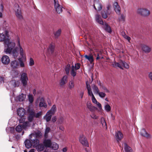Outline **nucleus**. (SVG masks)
<instances>
[{"label":"nucleus","mask_w":152,"mask_h":152,"mask_svg":"<svg viewBox=\"0 0 152 152\" xmlns=\"http://www.w3.org/2000/svg\"><path fill=\"white\" fill-rule=\"evenodd\" d=\"M30 139L31 140V144L33 148H35L39 143V140L36 138H35L34 139L32 140L31 139V137H30Z\"/></svg>","instance_id":"obj_15"},{"label":"nucleus","mask_w":152,"mask_h":152,"mask_svg":"<svg viewBox=\"0 0 152 152\" xmlns=\"http://www.w3.org/2000/svg\"><path fill=\"white\" fill-rule=\"evenodd\" d=\"M142 49L145 53H149L151 51V48L145 45L142 46Z\"/></svg>","instance_id":"obj_17"},{"label":"nucleus","mask_w":152,"mask_h":152,"mask_svg":"<svg viewBox=\"0 0 152 152\" xmlns=\"http://www.w3.org/2000/svg\"><path fill=\"white\" fill-rule=\"evenodd\" d=\"M23 127L21 125H19L17 126L15 128L16 131L18 132H20L22 130Z\"/></svg>","instance_id":"obj_40"},{"label":"nucleus","mask_w":152,"mask_h":152,"mask_svg":"<svg viewBox=\"0 0 152 152\" xmlns=\"http://www.w3.org/2000/svg\"><path fill=\"white\" fill-rule=\"evenodd\" d=\"M53 115L47 112L46 115L44 116L43 118L47 122H48L51 120L52 115Z\"/></svg>","instance_id":"obj_16"},{"label":"nucleus","mask_w":152,"mask_h":152,"mask_svg":"<svg viewBox=\"0 0 152 152\" xmlns=\"http://www.w3.org/2000/svg\"><path fill=\"white\" fill-rule=\"evenodd\" d=\"M102 125L104 127H107V124L104 119L103 118H102L101 119L100 121Z\"/></svg>","instance_id":"obj_42"},{"label":"nucleus","mask_w":152,"mask_h":152,"mask_svg":"<svg viewBox=\"0 0 152 152\" xmlns=\"http://www.w3.org/2000/svg\"><path fill=\"white\" fill-rule=\"evenodd\" d=\"M111 6L110 5H108L107 6V10L106 11L107 12H110V13H111V11L110 10V9L111 8Z\"/></svg>","instance_id":"obj_59"},{"label":"nucleus","mask_w":152,"mask_h":152,"mask_svg":"<svg viewBox=\"0 0 152 152\" xmlns=\"http://www.w3.org/2000/svg\"><path fill=\"white\" fill-rule=\"evenodd\" d=\"M44 145L42 143H39L36 147L38 151H42L43 150L44 148Z\"/></svg>","instance_id":"obj_29"},{"label":"nucleus","mask_w":152,"mask_h":152,"mask_svg":"<svg viewBox=\"0 0 152 152\" xmlns=\"http://www.w3.org/2000/svg\"><path fill=\"white\" fill-rule=\"evenodd\" d=\"M140 134L142 136L148 138L150 137V135L146 132L145 129H144L141 130Z\"/></svg>","instance_id":"obj_21"},{"label":"nucleus","mask_w":152,"mask_h":152,"mask_svg":"<svg viewBox=\"0 0 152 152\" xmlns=\"http://www.w3.org/2000/svg\"><path fill=\"white\" fill-rule=\"evenodd\" d=\"M28 80L27 74L26 73H22L20 80L23 86H25L27 85Z\"/></svg>","instance_id":"obj_5"},{"label":"nucleus","mask_w":152,"mask_h":152,"mask_svg":"<svg viewBox=\"0 0 152 152\" xmlns=\"http://www.w3.org/2000/svg\"><path fill=\"white\" fill-rule=\"evenodd\" d=\"M120 63L121 64L122 66L124 67L125 68L128 69L129 68V66L128 64L124 61L122 60L120 61Z\"/></svg>","instance_id":"obj_32"},{"label":"nucleus","mask_w":152,"mask_h":152,"mask_svg":"<svg viewBox=\"0 0 152 152\" xmlns=\"http://www.w3.org/2000/svg\"><path fill=\"white\" fill-rule=\"evenodd\" d=\"M91 116L94 119H97L99 118L98 116H96L94 114H92Z\"/></svg>","instance_id":"obj_60"},{"label":"nucleus","mask_w":152,"mask_h":152,"mask_svg":"<svg viewBox=\"0 0 152 152\" xmlns=\"http://www.w3.org/2000/svg\"><path fill=\"white\" fill-rule=\"evenodd\" d=\"M124 37L127 40H128L129 41V40H130V39H131V38H130L127 36V35H125L124 36Z\"/></svg>","instance_id":"obj_63"},{"label":"nucleus","mask_w":152,"mask_h":152,"mask_svg":"<svg viewBox=\"0 0 152 152\" xmlns=\"http://www.w3.org/2000/svg\"><path fill=\"white\" fill-rule=\"evenodd\" d=\"M149 78L152 81V72H150L148 75Z\"/></svg>","instance_id":"obj_64"},{"label":"nucleus","mask_w":152,"mask_h":152,"mask_svg":"<svg viewBox=\"0 0 152 152\" xmlns=\"http://www.w3.org/2000/svg\"><path fill=\"white\" fill-rule=\"evenodd\" d=\"M124 148L125 151L126 152H132V150L131 147L129 146L127 144L124 143Z\"/></svg>","instance_id":"obj_28"},{"label":"nucleus","mask_w":152,"mask_h":152,"mask_svg":"<svg viewBox=\"0 0 152 152\" xmlns=\"http://www.w3.org/2000/svg\"><path fill=\"white\" fill-rule=\"evenodd\" d=\"M25 145L26 147L27 148H29L32 146L30 140H26L25 141Z\"/></svg>","instance_id":"obj_23"},{"label":"nucleus","mask_w":152,"mask_h":152,"mask_svg":"<svg viewBox=\"0 0 152 152\" xmlns=\"http://www.w3.org/2000/svg\"><path fill=\"white\" fill-rule=\"evenodd\" d=\"M54 7L56 8L57 7H58L60 5L58 4V0H54Z\"/></svg>","instance_id":"obj_55"},{"label":"nucleus","mask_w":152,"mask_h":152,"mask_svg":"<svg viewBox=\"0 0 152 152\" xmlns=\"http://www.w3.org/2000/svg\"><path fill=\"white\" fill-rule=\"evenodd\" d=\"M93 91L94 94H97L99 92L98 88L95 85H94L92 87Z\"/></svg>","instance_id":"obj_33"},{"label":"nucleus","mask_w":152,"mask_h":152,"mask_svg":"<svg viewBox=\"0 0 152 152\" xmlns=\"http://www.w3.org/2000/svg\"><path fill=\"white\" fill-rule=\"evenodd\" d=\"M28 99L29 102L31 103H32L34 101V99L32 95L29 94L28 95Z\"/></svg>","instance_id":"obj_47"},{"label":"nucleus","mask_w":152,"mask_h":152,"mask_svg":"<svg viewBox=\"0 0 152 152\" xmlns=\"http://www.w3.org/2000/svg\"><path fill=\"white\" fill-rule=\"evenodd\" d=\"M18 60L19 61V63L20 66L21 67H25V64L22 61L21 58H19L18 59Z\"/></svg>","instance_id":"obj_46"},{"label":"nucleus","mask_w":152,"mask_h":152,"mask_svg":"<svg viewBox=\"0 0 152 152\" xmlns=\"http://www.w3.org/2000/svg\"><path fill=\"white\" fill-rule=\"evenodd\" d=\"M10 66L12 70H15L19 66V62L16 60L12 61L10 63Z\"/></svg>","instance_id":"obj_9"},{"label":"nucleus","mask_w":152,"mask_h":152,"mask_svg":"<svg viewBox=\"0 0 152 152\" xmlns=\"http://www.w3.org/2000/svg\"><path fill=\"white\" fill-rule=\"evenodd\" d=\"M34 62L33 59L31 57L29 59V65L30 66H32L34 65Z\"/></svg>","instance_id":"obj_44"},{"label":"nucleus","mask_w":152,"mask_h":152,"mask_svg":"<svg viewBox=\"0 0 152 152\" xmlns=\"http://www.w3.org/2000/svg\"><path fill=\"white\" fill-rule=\"evenodd\" d=\"M125 16L123 15H121L120 17L118 19L120 21H124L125 20Z\"/></svg>","instance_id":"obj_49"},{"label":"nucleus","mask_w":152,"mask_h":152,"mask_svg":"<svg viewBox=\"0 0 152 152\" xmlns=\"http://www.w3.org/2000/svg\"><path fill=\"white\" fill-rule=\"evenodd\" d=\"M104 27L105 30L107 32L111 33L112 31L110 27L107 23H105L104 24Z\"/></svg>","instance_id":"obj_22"},{"label":"nucleus","mask_w":152,"mask_h":152,"mask_svg":"<svg viewBox=\"0 0 152 152\" xmlns=\"http://www.w3.org/2000/svg\"><path fill=\"white\" fill-rule=\"evenodd\" d=\"M68 77L67 75L64 76L61 79L59 82V85L61 87H63L68 81Z\"/></svg>","instance_id":"obj_10"},{"label":"nucleus","mask_w":152,"mask_h":152,"mask_svg":"<svg viewBox=\"0 0 152 152\" xmlns=\"http://www.w3.org/2000/svg\"><path fill=\"white\" fill-rule=\"evenodd\" d=\"M74 87V82L71 81L70 82L69 85V88L70 89L73 88Z\"/></svg>","instance_id":"obj_45"},{"label":"nucleus","mask_w":152,"mask_h":152,"mask_svg":"<svg viewBox=\"0 0 152 152\" xmlns=\"http://www.w3.org/2000/svg\"><path fill=\"white\" fill-rule=\"evenodd\" d=\"M5 44V52L7 54L10 53L15 45V43L14 42H9H9Z\"/></svg>","instance_id":"obj_1"},{"label":"nucleus","mask_w":152,"mask_h":152,"mask_svg":"<svg viewBox=\"0 0 152 152\" xmlns=\"http://www.w3.org/2000/svg\"><path fill=\"white\" fill-rule=\"evenodd\" d=\"M113 8L117 14L118 15H120V14L121 8L118 5L117 2H115L114 3Z\"/></svg>","instance_id":"obj_14"},{"label":"nucleus","mask_w":152,"mask_h":152,"mask_svg":"<svg viewBox=\"0 0 152 152\" xmlns=\"http://www.w3.org/2000/svg\"><path fill=\"white\" fill-rule=\"evenodd\" d=\"M41 115L42 112H40L37 113H35L34 117H36V118H39Z\"/></svg>","instance_id":"obj_57"},{"label":"nucleus","mask_w":152,"mask_h":152,"mask_svg":"<svg viewBox=\"0 0 152 152\" xmlns=\"http://www.w3.org/2000/svg\"><path fill=\"white\" fill-rule=\"evenodd\" d=\"M88 95L90 96H92V94H93L92 93V91H91V89L90 88V85H89V88H88Z\"/></svg>","instance_id":"obj_54"},{"label":"nucleus","mask_w":152,"mask_h":152,"mask_svg":"<svg viewBox=\"0 0 152 152\" xmlns=\"http://www.w3.org/2000/svg\"><path fill=\"white\" fill-rule=\"evenodd\" d=\"M25 109L23 108H19L17 110V113L18 115L20 118H22L24 116L25 114Z\"/></svg>","instance_id":"obj_12"},{"label":"nucleus","mask_w":152,"mask_h":152,"mask_svg":"<svg viewBox=\"0 0 152 152\" xmlns=\"http://www.w3.org/2000/svg\"><path fill=\"white\" fill-rule=\"evenodd\" d=\"M17 9L15 10V15L19 19H23V16L22 15L21 9L19 6L18 5Z\"/></svg>","instance_id":"obj_7"},{"label":"nucleus","mask_w":152,"mask_h":152,"mask_svg":"<svg viewBox=\"0 0 152 152\" xmlns=\"http://www.w3.org/2000/svg\"><path fill=\"white\" fill-rule=\"evenodd\" d=\"M59 148L58 145L57 143L54 142L52 146V148L54 150H56L58 149Z\"/></svg>","instance_id":"obj_41"},{"label":"nucleus","mask_w":152,"mask_h":152,"mask_svg":"<svg viewBox=\"0 0 152 152\" xmlns=\"http://www.w3.org/2000/svg\"><path fill=\"white\" fill-rule=\"evenodd\" d=\"M57 118L56 116H53L52 117V121L53 122H54L56 121Z\"/></svg>","instance_id":"obj_62"},{"label":"nucleus","mask_w":152,"mask_h":152,"mask_svg":"<svg viewBox=\"0 0 152 152\" xmlns=\"http://www.w3.org/2000/svg\"><path fill=\"white\" fill-rule=\"evenodd\" d=\"M14 84L15 87H18L19 86L20 82L18 81L14 80Z\"/></svg>","instance_id":"obj_53"},{"label":"nucleus","mask_w":152,"mask_h":152,"mask_svg":"<svg viewBox=\"0 0 152 152\" xmlns=\"http://www.w3.org/2000/svg\"><path fill=\"white\" fill-rule=\"evenodd\" d=\"M1 61L4 64H8L10 62V58L6 55L4 56L2 58Z\"/></svg>","instance_id":"obj_13"},{"label":"nucleus","mask_w":152,"mask_h":152,"mask_svg":"<svg viewBox=\"0 0 152 152\" xmlns=\"http://www.w3.org/2000/svg\"><path fill=\"white\" fill-rule=\"evenodd\" d=\"M28 125V123L27 122H25L22 125V127L23 128L25 129L26 128Z\"/></svg>","instance_id":"obj_58"},{"label":"nucleus","mask_w":152,"mask_h":152,"mask_svg":"<svg viewBox=\"0 0 152 152\" xmlns=\"http://www.w3.org/2000/svg\"><path fill=\"white\" fill-rule=\"evenodd\" d=\"M56 110V106L54 104L53 105L51 109L48 112L53 115L55 113Z\"/></svg>","instance_id":"obj_27"},{"label":"nucleus","mask_w":152,"mask_h":152,"mask_svg":"<svg viewBox=\"0 0 152 152\" xmlns=\"http://www.w3.org/2000/svg\"><path fill=\"white\" fill-rule=\"evenodd\" d=\"M87 107L89 110L92 111L94 110L96 108V107L94 106H92L91 104V102L88 103L87 104Z\"/></svg>","instance_id":"obj_31"},{"label":"nucleus","mask_w":152,"mask_h":152,"mask_svg":"<svg viewBox=\"0 0 152 152\" xmlns=\"http://www.w3.org/2000/svg\"><path fill=\"white\" fill-rule=\"evenodd\" d=\"M113 66L114 67H118L121 69H123V68L122 67V65L120 63V61L119 63L118 62H115L114 64H113Z\"/></svg>","instance_id":"obj_37"},{"label":"nucleus","mask_w":152,"mask_h":152,"mask_svg":"<svg viewBox=\"0 0 152 152\" xmlns=\"http://www.w3.org/2000/svg\"><path fill=\"white\" fill-rule=\"evenodd\" d=\"M110 12H107L105 10H103L102 12V17L104 18H107L108 15L110 14Z\"/></svg>","instance_id":"obj_26"},{"label":"nucleus","mask_w":152,"mask_h":152,"mask_svg":"<svg viewBox=\"0 0 152 152\" xmlns=\"http://www.w3.org/2000/svg\"><path fill=\"white\" fill-rule=\"evenodd\" d=\"M61 29H58L56 32H54V34L56 38H57L61 34Z\"/></svg>","instance_id":"obj_35"},{"label":"nucleus","mask_w":152,"mask_h":152,"mask_svg":"<svg viewBox=\"0 0 152 152\" xmlns=\"http://www.w3.org/2000/svg\"><path fill=\"white\" fill-rule=\"evenodd\" d=\"M137 12L138 14L144 16H147L150 13V11L145 8H139Z\"/></svg>","instance_id":"obj_3"},{"label":"nucleus","mask_w":152,"mask_h":152,"mask_svg":"<svg viewBox=\"0 0 152 152\" xmlns=\"http://www.w3.org/2000/svg\"><path fill=\"white\" fill-rule=\"evenodd\" d=\"M18 48H16L13 50L12 51V56L15 58H16L18 56Z\"/></svg>","instance_id":"obj_30"},{"label":"nucleus","mask_w":152,"mask_h":152,"mask_svg":"<svg viewBox=\"0 0 152 152\" xmlns=\"http://www.w3.org/2000/svg\"><path fill=\"white\" fill-rule=\"evenodd\" d=\"M79 140L80 142L83 145L88 147L89 146L87 139L83 134L80 135L79 138Z\"/></svg>","instance_id":"obj_6"},{"label":"nucleus","mask_w":152,"mask_h":152,"mask_svg":"<svg viewBox=\"0 0 152 152\" xmlns=\"http://www.w3.org/2000/svg\"><path fill=\"white\" fill-rule=\"evenodd\" d=\"M18 43L19 44V47H20V55L22 57H23V55H24L23 50L20 45L19 41H18Z\"/></svg>","instance_id":"obj_48"},{"label":"nucleus","mask_w":152,"mask_h":152,"mask_svg":"<svg viewBox=\"0 0 152 152\" xmlns=\"http://www.w3.org/2000/svg\"><path fill=\"white\" fill-rule=\"evenodd\" d=\"M43 144L46 147H50L51 145V141L50 140H45L43 141Z\"/></svg>","instance_id":"obj_20"},{"label":"nucleus","mask_w":152,"mask_h":152,"mask_svg":"<svg viewBox=\"0 0 152 152\" xmlns=\"http://www.w3.org/2000/svg\"><path fill=\"white\" fill-rule=\"evenodd\" d=\"M115 136L116 137L117 141L119 142V141L121 140L123 137L122 133L120 131H118L116 133Z\"/></svg>","instance_id":"obj_19"},{"label":"nucleus","mask_w":152,"mask_h":152,"mask_svg":"<svg viewBox=\"0 0 152 152\" xmlns=\"http://www.w3.org/2000/svg\"><path fill=\"white\" fill-rule=\"evenodd\" d=\"M50 128L49 127H47L45 129V132L46 133H48L50 132Z\"/></svg>","instance_id":"obj_61"},{"label":"nucleus","mask_w":152,"mask_h":152,"mask_svg":"<svg viewBox=\"0 0 152 152\" xmlns=\"http://www.w3.org/2000/svg\"><path fill=\"white\" fill-rule=\"evenodd\" d=\"M94 6V8L96 11H99L102 9V6L101 4L98 1H95Z\"/></svg>","instance_id":"obj_8"},{"label":"nucleus","mask_w":152,"mask_h":152,"mask_svg":"<svg viewBox=\"0 0 152 152\" xmlns=\"http://www.w3.org/2000/svg\"><path fill=\"white\" fill-rule=\"evenodd\" d=\"M77 74L76 70L74 68V66L73 65L72 66V69L71 71V75L73 77H75Z\"/></svg>","instance_id":"obj_34"},{"label":"nucleus","mask_w":152,"mask_h":152,"mask_svg":"<svg viewBox=\"0 0 152 152\" xmlns=\"http://www.w3.org/2000/svg\"><path fill=\"white\" fill-rule=\"evenodd\" d=\"M27 112L28 115V120L29 122H31L32 121L34 117L35 114V110L33 109L28 107L27 109Z\"/></svg>","instance_id":"obj_2"},{"label":"nucleus","mask_w":152,"mask_h":152,"mask_svg":"<svg viewBox=\"0 0 152 152\" xmlns=\"http://www.w3.org/2000/svg\"><path fill=\"white\" fill-rule=\"evenodd\" d=\"M92 102L96 104V103H97L98 102H97L96 99L95 98V97L93 94H92Z\"/></svg>","instance_id":"obj_56"},{"label":"nucleus","mask_w":152,"mask_h":152,"mask_svg":"<svg viewBox=\"0 0 152 152\" xmlns=\"http://www.w3.org/2000/svg\"><path fill=\"white\" fill-rule=\"evenodd\" d=\"M97 94H99V96L101 98H104L106 96L105 94L103 92H99V93H98Z\"/></svg>","instance_id":"obj_51"},{"label":"nucleus","mask_w":152,"mask_h":152,"mask_svg":"<svg viewBox=\"0 0 152 152\" xmlns=\"http://www.w3.org/2000/svg\"><path fill=\"white\" fill-rule=\"evenodd\" d=\"M40 102L39 103V106L40 107L46 108L47 106V104L45 102V100L42 97L40 99Z\"/></svg>","instance_id":"obj_18"},{"label":"nucleus","mask_w":152,"mask_h":152,"mask_svg":"<svg viewBox=\"0 0 152 152\" xmlns=\"http://www.w3.org/2000/svg\"><path fill=\"white\" fill-rule=\"evenodd\" d=\"M56 11L58 13L60 14L62 11V7L61 6L55 8Z\"/></svg>","instance_id":"obj_38"},{"label":"nucleus","mask_w":152,"mask_h":152,"mask_svg":"<svg viewBox=\"0 0 152 152\" xmlns=\"http://www.w3.org/2000/svg\"><path fill=\"white\" fill-rule=\"evenodd\" d=\"M80 64L79 63L75 64L74 68L75 70L78 69L80 68Z\"/></svg>","instance_id":"obj_52"},{"label":"nucleus","mask_w":152,"mask_h":152,"mask_svg":"<svg viewBox=\"0 0 152 152\" xmlns=\"http://www.w3.org/2000/svg\"><path fill=\"white\" fill-rule=\"evenodd\" d=\"M5 35L3 34H0V41H4V43H6L9 42V36L8 32L7 31H5Z\"/></svg>","instance_id":"obj_4"},{"label":"nucleus","mask_w":152,"mask_h":152,"mask_svg":"<svg viewBox=\"0 0 152 152\" xmlns=\"http://www.w3.org/2000/svg\"><path fill=\"white\" fill-rule=\"evenodd\" d=\"M96 20L99 24L101 25H104V22L101 18V16L99 15H97L96 16Z\"/></svg>","instance_id":"obj_24"},{"label":"nucleus","mask_w":152,"mask_h":152,"mask_svg":"<svg viewBox=\"0 0 152 152\" xmlns=\"http://www.w3.org/2000/svg\"><path fill=\"white\" fill-rule=\"evenodd\" d=\"M25 97V95L23 94H21L19 96H18L19 101L20 102L23 101V100H24Z\"/></svg>","instance_id":"obj_36"},{"label":"nucleus","mask_w":152,"mask_h":152,"mask_svg":"<svg viewBox=\"0 0 152 152\" xmlns=\"http://www.w3.org/2000/svg\"><path fill=\"white\" fill-rule=\"evenodd\" d=\"M55 47V44L53 42H51L50 44L48 50L50 54H52L54 52Z\"/></svg>","instance_id":"obj_11"},{"label":"nucleus","mask_w":152,"mask_h":152,"mask_svg":"<svg viewBox=\"0 0 152 152\" xmlns=\"http://www.w3.org/2000/svg\"><path fill=\"white\" fill-rule=\"evenodd\" d=\"M84 57L86 59H88L89 61L91 64H92L94 61V57L92 55H85L84 56Z\"/></svg>","instance_id":"obj_25"},{"label":"nucleus","mask_w":152,"mask_h":152,"mask_svg":"<svg viewBox=\"0 0 152 152\" xmlns=\"http://www.w3.org/2000/svg\"><path fill=\"white\" fill-rule=\"evenodd\" d=\"M36 137L37 138H41L42 136V134L40 131H38L36 133Z\"/></svg>","instance_id":"obj_50"},{"label":"nucleus","mask_w":152,"mask_h":152,"mask_svg":"<svg viewBox=\"0 0 152 152\" xmlns=\"http://www.w3.org/2000/svg\"><path fill=\"white\" fill-rule=\"evenodd\" d=\"M104 109L107 112H110L111 110V107L108 104H107L104 106Z\"/></svg>","instance_id":"obj_43"},{"label":"nucleus","mask_w":152,"mask_h":152,"mask_svg":"<svg viewBox=\"0 0 152 152\" xmlns=\"http://www.w3.org/2000/svg\"><path fill=\"white\" fill-rule=\"evenodd\" d=\"M70 68V65L69 64H68L65 67V70L66 72V73L67 75H68L69 74Z\"/></svg>","instance_id":"obj_39"}]
</instances>
